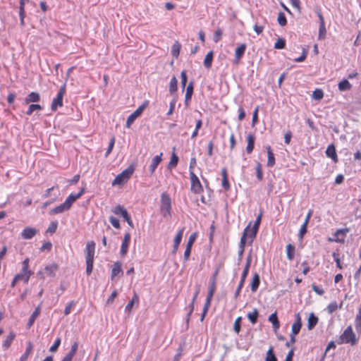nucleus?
Masks as SVG:
<instances>
[{
    "mask_svg": "<svg viewBox=\"0 0 361 361\" xmlns=\"http://www.w3.org/2000/svg\"><path fill=\"white\" fill-rule=\"evenodd\" d=\"M84 191L85 190L84 188H82L78 194L70 195L63 204L51 209L49 211V214L54 215L63 213V212L68 210L71 207L73 202L79 197H80V196L83 194Z\"/></svg>",
    "mask_w": 361,
    "mask_h": 361,
    "instance_id": "f257e3e1",
    "label": "nucleus"
},
{
    "mask_svg": "<svg viewBox=\"0 0 361 361\" xmlns=\"http://www.w3.org/2000/svg\"><path fill=\"white\" fill-rule=\"evenodd\" d=\"M340 341L338 343H350L352 345H355L357 343V338L353 331L352 326H348L343 333L339 337Z\"/></svg>",
    "mask_w": 361,
    "mask_h": 361,
    "instance_id": "f03ea898",
    "label": "nucleus"
},
{
    "mask_svg": "<svg viewBox=\"0 0 361 361\" xmlns=\"http://www.w3.org/2000/svg\"><path fill=\"white\" fill-rule=\"evenodd\" d=\"M134 169L133 166H128L126 169L117 175L112 182V185H120L126 183L133 175Z\"/></svg>",
    "mask_w": 361,
    "mask_h": 361,
    "instance_id": "7ed1b4c3",
    "label": "nucleus"
},
{
    "mask_svg": "<svg viewBox=\"0 0 361 361\" xmlns=\"http://www.w3.org/2000/svg\"><path fill=\"white\" fill-rule=\"evenodd\" d=\"M171 198L165 192L161 195V212L164 217L167 218L171 216Z\"/></svg>",
    "mask_w": 361,
    "mask_h": 361,
    "instance_id": "20e7f679",
    "label": "nucleus"
},
{
    "mask_svg": "<svg viewBox=\"0 0 361 361\" xmlns=\"http://www.w3.org/2000/svg\"><path fill=\"white\" fill-rule=\"evenodd\" d=\"M147 105L148 102H145L128 117L126 125L128 128H130L135 120L142 114Z\"/></svg>",
    "mask_w": 361,
    "mask_h": 361,
    "instance_id": "39448f33",
    "label": "nucleus"
},
{
    "mask_svg": "<svg viewBox=\"0 0 361 361\" xmlns=\"http://www.w3.org/2000/svg\"><path fill=\"white\" fill-rule=\"evenodd\" d=\"M66 80H67V79H66ZM66 81H65L64 84L61 87L56 97L53 99L51 106L52 111H56L58 106L63 105V97L66 92Z\"/></svg>",
    "mask_w": 361,
    "mask_h": 361,
    "instance_id": "423d86ee",
    "label": "nucleus"
},
{
    "mask_svg": "<svg viewBox=\"0 0 361 361\" xmlns=\"http://www.w3.org/2000/svg\"><path fill=\"white\" fill-rule=\"evenodd\" d=\"M58 269V265L56 264H51L45 267L44 272L39 271L37 273V275L40 276L41 279H44V274L47 276L54 277L55 276V273Z\"/></svg>",
    "mask_w": 361,
    "mask_h": 361,
    "instance_id": "0eeeda50",
    "label": "nucleus"
},
{
    "mask_svg": "<svg viewBox=\"0 0 361 361\" xmlns=\"http://www.w3.org/2000/svg\"><path fill=\"white\" fill-rule=\"evenodd\" d=\"M349 232V228H343L337 230L334 233V238H329V241L330 242H337V243H343L345 240V237L347 233Z\"/></svg>",
    "mask_w": 361,
    "mask_h": 361,
    "instance_id": "6e6552de",
    "label": "nucleus"
},
{
    "mask_svg": "<svg viewBox=\"0 0 361 361\" xmlns=\"http://www.w3.org/2000/svg\"><path fill=\"white\" fill-rule=\"evenodd\" d=\"M95 243L93 241L87 243L85 247V259L88 262L94 261Z\"/></svg>",
    "mask_w": 361,
    "mask_h": 361,
    "instance_id": "1a4fd4ad",
    "label": "nucleus"
},
{
    "mask_svg": "<svg viewBox=\"0 0 361 361\" xmlns=\"http://www.w3.org/2000/svg\"><path fill=\"white\" fill-rule=\"evenodd\" d=\"M191 190L195 193H199L202 190V185L196 175L190 172Z\"/></svg>",
    "mask_w": 361,
    "mask_h": 361,
    "instance_id": "9d476101",
    "label": "nucleus"
},
{
    "mask_svg": "<svg viewBox=\"0 0 361 361\" xmlns=\"http://www.w3.org/2000/svg\"><path fill=\"white\" fill-rule=\"evenodd\" d=\"M130 240V234L129 233H125L120 251L121 256H125L127 254Z\"/></svg>",
    "mask_w": 361,
    "mask_h": 361,
    "instance_id": "9b49d317",
    "label": "nucleus"
},
{
    "mask_svg": "<svg viewBox=\"0 0 361 361\" xmlns=\"http://www.w3.org/2000/svg\"><path fill=\"white\" fill-rule=\"evenodd\" d=\"M250 225H251V223H250L249 225L245 228V229L244 230L243 233H247V234L245 235V243L247 241H249L250 243H252V241H253V239L255 238L258 231H255V232L253 233L254 232V227H252L250 228Z\"/></svg>",
    "mask_w": 361,
    "mask_h": 361,
    "instance_id": "f8f14e48",
    "label": "nucleus"
},
{
    "mask_svg": "<svg viewBox=\"0 0 361 361\" xmlns=\"http://www.w3.org/2000/svg\"><path fill=\"white\" fill-rule=\"evenodd\" d=\"M246 49V45L245 44H240L235 50V59L234 62L238 64L243 56L245 51Z\"/></svg>",
    "mask_w": 361,
    "mask_h": 361,
    "instance_id": "ddd939ff",
    "label": "nucleus"
},
{
    "mask_svg": "<svg viewBox=\"0 0 361 361\" xmlns=\"http://www.w3.org/2000/svg\"><path fill=\"white\" fill-rule=\"evenodd\" d=\"M295 321L292 325V332L291 334L297 335L301 329L302 322L300 313H297L295 316Z\"/></svg>",
    "mask_w": 361,
    "mask_h": 361,
    "instance_id": "4468645a",
    "label": "nucleus"
},
{
    "mask_svg": "<svg viewBox=\"0 0 361 361\" xmlns=\"http://www.w3.org/2000/svg\"><path fill=\"white\" fill-rule=\"evenodd\" d=\"M37 233V230L35 228L27 227L21 233V236L23 239H31Z\"/></svg>",
    "mask_w": 361,
    "mask_h": 361,
    "instance_id": "2eb2a0df",
    "label": "nucleus"
},
{
    "mask_svg": "<svg viewBox=\"0 0 361 361\" xmlns=\"http://www.w3.org/2000/svg\"><path fill=\"white\" fill-rule=\"evenodd\" d=\"M121 266L122 264L120 262H116L113 264L111 274V280H114L115 277L118 276L119 274H123Z\"/></svg>",
    "mask_w": 361,
    "mask_h": 361,
    "instance_id": "dca6fc26",
    "label": "nucleus"
},
{
    "mask_svg": "<svg viewBox=\"0 0 361 361\" xmlns=\"http://www.w3.org/2000/svg\"><path fill=\"white\" fill-rule=\"evenodd\" d=\"M326 154L328 157L332 159L335 163L338 162V157L336 152V148L334 145H330L328 146L326 150Z\"/></svg>",
    "mask_w": 361,
    "mask_h": 361,
    "instance_id": "f3484780",
    "label": "nucleus"
},
{
    "mask_svg": "<svg viewBox=\"0 0 361 361\" xmlns=\"http://www.w3.org/2000/svg\"><path fill=\"white\" fill-rule=\"evenodd\" d=\"M183 231H184V228L180 229L179 231L178 232L176 236L175 237L174 243H173V250H172V253L173 254H176V252L178 250V246H179V245L180 243V241H181V239H182V237H183Z\"/></svg>",
    "mask_w": 361,
    "mask_h": 361,
    "instance_id": "a211bd4d",
    "label": "nucleus"
},
{
    "mask_svg": "<svg viewBox=\"0 0 361 361\" xmlns=\"http://www.w3.org/2000/svg\"><path fill=\"white\" fill-rule=\"evenodd\" d=\"M161 156L162 153H160V154L155 156L152 159L151 164L149 165V171L151 174H152L154 172L156 168L161 161Z\"/></svg>",
    "mask_w": 361,
    "mask_h": 361,
    "instance_id": "6ab92c4d",
    "label": "nucleus"
},
{
    "mask_svg": "<svg viewBox=\"0 0 361 361\" xmlns=\"http://www.w3.org/2000/svg\"><path fill=\"white\" fill-rule=\"evenodd\" d=\"M32 272L31 271H22L21 273L16 275V280H23L25 283H27Z\"/></svg>",
    "mask_w": 361,
    "mask_h": 361,
    "instance_id": "aec40b11",
    "label": "nucleus"
},
{
    "mask_svg": "<svg viewBox=\"0 0 361 361\" xmlns=\"http://www.w3.org/2000/svg\"><path fill=\"white\" fill-rule=\"evenodd\" d=\"M318 317L314 313H310L307 319V328L309 330L312 329L318 322Z\"/></svg>",
    "mask_w": 361,
    "mask_h": 361,
    "instance_id": "412c9836",
    "label": "nucleus"
},
{
    "mask_svg": "<svg viewBox=\"0 0 361 361\" xmlns=\"http://www.w3.org/2000/svg\"><path fill=\"white\" fill-rule=\"evenodd\" d=\"M247 145L246 147V152H247V153L250 154L252 152V150L254 149L255 136L252 134H249L247 136Z\"/></svg>",
    "mask_w": 361,
    "mask_h": 361,
    "instance_id": "4be33fe9",
    "label": "nucleus"
},
{
    "mask_svg": "<svg viewBox=\"0 0 361 361\" xmlns=\"http://www.w3.org/2000/svg\"><path fill=\"white\" fill-rule=\"evenodd\" d=\"M338 87L340 91H347L351 89L352 85L348 80H343L338 83Z\"/></svg>",
    "mask_w": 361,
    "mask_h": 361,
    "instance_id": "5701e85b",
    "label": "nucleus"
},
{
    "mask_svg": "<svg viewBox=\"0 0 361 361\" xmlns=\"http://www.w3.org/2000/svg\"><path fill=\"white\" fill-rule=\"evenodd\" d=\"M40 314V306L39 305L35 311L32 312V315L30 316L28 323H27V327L30 328L35 321V319L38 317V316Z\"/></svg>",
    "mask_w": 361,
    "mask_h": 361,
    "instance_id": "b1692460",
    "label": "nucleus"
},
{
    "mask_svg": "<svg viewBox=\"0 0 361 361\" xmlns=\"http://www.w3.org/2000/svg\"><path fill=\"white\" fill-rule=\"evenodd\" d=\"M39 100V94L37 92H31L27 95V97L25 99V104H29L30 102H36Z\"/></svg>",
    "mask_w": 361,
    "mask_h": 361,
    "instance_id": "393cba45",
    "label": "nucleus"
},
{
    "mask_svg": "<svg viewBox=\"0 0 361 361\" xmlns=\"http://www.w3.org/2000/svg\"><path fill=\"white\" fill-rule=\"evenodd\" d=\"M112 212L116 215L122 216L123 218L127 217V214H128L127 210L121 205H117L115 207Z\"/></svg>",
    "mask_w": 361,
    "mask_h": 361,
    "instance_id": "a878e982",
    "label": "nucleus"
},
{
    "mask_svg": "<svg viewBox=\"0 0 361 361\" xmlns=\"http://www.w3.org/2000/svg\"><path fill=\"white\" fill-rule=\"evenodd\" d=\"M267 152L268 155L267 166L271 167L275 164V158L269 146L267 147Z\"/></svg>",
    "mask_w": 361,
    "mask_h": 361,
    "instance_id": "bb28decb",
    "label": "nucleus"
},
{
    "mask_svg": "<svg viewBox=\"0 0 361 361\" xmlns=\"http://www.w3.org/2000/svg\"><path fill=\"white\" fill-rule=\"evenodd\" d=\"M32 351V343L29 342L27 343V348L25 351V353H23V355L21 356L20 359V361H26L28 358V357L30 356V355L31 354Z\"/></svg>",
    "mask_w": 361,
    "mask_h": 361,
    "instance_id": "cd10ccee",
    "label": "nucleus"
},
{
    "mask_svg": "<svg viewBox=\"0 0 361 361\" xmlns=\"http://www.w3.org/2000/svg\"><path fill=\"white\" fill-rule=\"evenodd\" d=\"M259 285V276L257 274H255L251 283V290L255 292Z\"/></svg>",
    "mask_w": 361,
    "mask_h": 361,
    "instance_id": "c85d7f7f",
    "label": "nucleus"
},
{
    "mask_svg": "<svg viewBox=\"0 0 361 361\" xmlns=\"http://www.w3.org/2000/svg\"><path fill=\"white\" fill-rule=\"evenodd\" d=\"M269 321L272 323L273 326L275 330L278 329L279 328L280 324L277 318L276 313L274 312L269 315Z\"/></svg>",
    "mask_w": 361,
    "mask_h": 361,
    "instance_id": "c756f323",
    "label": "nucleus"
},
{
    "mask_svg": "<svg viewBox=\"0 0 361 361\" xmlns=\"http://www.w3.org/2000/svg\"><path fill=\"white\" fill-rule=\"evenodd\" d=\"M15 336H16V335L13 332H11L8 335L6 339L3 343V347L4 348V349H8L10 347V345H11L12 341H13Z\"/></svg>",
    "mask_w": 361,
    "mask_h": 361,
    "instance_id": "7c9ffc66",
    "label": "nucleus"
},
{
    "mask_svg": "<svg viewBox=\"0 0 361 361\" xmlns=\"http://www.w3.org/2000/svg\"><path fill=\"white\" fill-rule=\"evenodd\" d=\"M218 274V270H216L214 274V276H213V278L210 282V287H209V293L208 294L209 295H213L214 292H215V288H216V277Z\"/></svg>",
    "mask_w": 361,
    "mask_h": 361,
    "instance_id": "2f4dec72",
    "label": "nucleus"
},
{
    "mask_svg": "<svg viewBox=\"0 0 361 361\" xmlns=\"http://www.w3.org/2000/svg\"><path fill=\"white\" fill-rule=\"evenodd\" d=\"M178 89V80L175 76H173L169 83V92L171 94L174 93Z\"/></svg>",
    "mask_w": 361,
    "mask_h": 361,
    "instance_id": "473e14b6",
    "label": "nucleus"
},
{
    "mask_svg": "<svg viewBox=\"0 0 361 361\" xmlns=\"http://www.w3.org/2000/svg\"><path fill=\"white\" fill-rule=\"evenodd\" d=\"M213 59V51H209L206 55L204 60V65L207 68H209L212 66Z\"/></svg>",
    "mask_w": 361,
    "mask_h": 361,
    "instance_id": "72a5a7b5",
    "label": "nucleus"
},
{
    "mask_svg": "<svg viewBox=\"0 0 361 361\" xmlns=\"http://www.w3.org/2000/svg\"><path fill=\"white\" fill-rule=\"evenodd\" d=\"M286 255L287 258L289 260H292L293 259L295 255V247L293 245L288 244L286 245Z\"/></svg>",
    "mask_w": 361,
    "mask_h": 361,
    "instance_id": "f704fd0d",
    "label": "nucleus"
},
{
    "mask_svg": "<svg viewBox=\"0 0 361 361\" xmlns=\"http://www.w3.org/2000/svg\"><path fill=\"white\" fill-rule=\"evenodd\" d=\"M138 302H139L138 296L136 294H135L134 296L133 297L131 301H130L126 306L125 310L126 312H130L133 305L135 303H138Z\"/></svg>",
    "mask_w": 361,
    "mask_h": 361,
    "instance_id": "c9c22d12",
    "label": "nucleus"
},
{
    "mask_svg": "<svg viewBox=\"0 0 361 361\" xmlns=\"http://www.w3.org/2000/svg\"><path fill=\"white\" fill-rule=\"evenodd\" d=\"M192 92H193V85H192V82H190L186 88V93H185V102L186 104L188 103V101L190 100Z\"/></svg>",
    "mask_w": 361,
    "mask_h": 361,
    "instance_id": "e433bc0d",
    "label": "nucleus"
},
{
    "mask_svg": "<svg viewBox=\"0 0 361 361\" xmlns=\"http://www.w3.org/2000/svg\"><path fill=\"white\" fill-rule=\"evenodd\" d=\"M248 319L252 322V324H255L257 321L258 317V311L257 309H254V310L247 314Z\"/></svg>",
    "mask_w": 361,
    "mask_h": 361,
    "instance_id": "4c0bfd02",
    "label": "nucleus"
},
{
    "mask_svg": "<svg viewBox=\"0 0 361 361\" xmlns=\"http://www.w3.org/2000/svg\"><path fill=\"white\" fill-rule=\"evenodd\" d=\"M343 302H341L340 305L338 306L336 302H333L328 305L327 311L329 314H331L334 312H335L338 308H341Z\"/></svg>",
    "mask_w": 361,
    "mask_h": 361,
    "instance_id": "58836bf2",
    "label": "nucleus"
},
{
    "mask_svg": "<svg viewBox=\"0 0 361 361\" xmlns=\"http://www.w3.org/2000/svg\"><path fill=\"white\" fill-rule=\"evenodd\" d=\"M180 44L178 42H176L173 44L172 48H171L172 55L174 57L178 58L179 53H180Z\"/></svg>",
    "mask_w": 361,
    "mask_h": 361,
    "instance_id": "ea45409f",
    "label": "nucleus"
},
{
    "mask_svg": "<svg viewBox=\"0 0 361 361\" xmlns=\"http://www.w3.org/2000/svg\"><path fill=\"white\" fill-rule=\"evenodd\" d=\"M265 361H277V359L273 353V347H270L267 352Z\"/></svg>",
    "mask_w": 361,
    "mask_h": 361,
    "instance_id": "a19ab883",
    "label": "nucleus"
},
{
    "mask_svg": "<svg viewBox=\"0 0 361 361\" xmlns=\"http://www.w3.org/2000/svg\"><path fill=\"white\" fill-rule=\"evenodd\" d=\"M326 30L325 24L319 25V35H318L319 39H324L326 37Z\"/></svg>",
    "mask_w": 361,
    "mask_h": 361,
    "instance_id": "79ce46f5",
    "label": "nucleus"
},
{
    "mask_svg": "<svg viewBox=\"0 0 361 361\" xmlns=\"http://www.w3.org/2000/svg\"><path fill=\"white\" fill-rule=\"evenodd\" d=\"M324 97V92L320 89L315 90L312 93V98L316 100H320Z\"/></svg>",
    "mask_w": 361,
    "mask_h": 361,
    "instance_id": "37998d69",
    "label": "nucleus"
},
{
    "mask_svg": "<svg viewBox=\"0 0 361 361\" xmlns=\"http://www.w3.org/2000/svg\"><path fill=\"white\" fill-rule=\"evenodd\" d=\"M178 161V157L175 153H173L171 157V160L169 163V168H174L176 166Z\"/></svg>",
    "mask_w": 361,
    "mask_h": 361,
    "instance_id": "c03bdc74",
    "label": "nucleus"
},
{
    "mask_svg": "<svg viewBox=\"0 0 361 361\" xmlns=\"http://www.w3.org/2000/svg\"><path fill=\"white\" fill-rule=\"evenodd\" d=\"M247 233H243L240 243V250H239V256L241 257L243 255V253L244 252V248L245 245V235Z\"/></svg>",
    "mask_w": 361,
    "mask_h": 361,
    "instance_id": "a18cd8bd",
    "label": "nucleus"
},
{
    "mask_svg": "<svg viewBox=\"0 0 361 361\" xmlns=\"http://www.w3.org/2000/svg\"><path fill=\"white\" fill-rule=\"evenodd\" d=\"M242 320L241 317H238L235 319L234 325H233V329L236 334H238L240 331V322Z\"/></svg>",
    "mask_w": 361,
    "mask_h": 361,
    "instance_id": "49530a36",
    "label": "nucleus"
},
{
    "mask_svg": "<svg viewBox=\"0 0 361 361\" xmlns=\"http://www.w3.org/2000/svg\"><path fill=\"white\" fill-rule=\"evenodd\" d=\"M278 23L281 26H284L286 25V18L283 13L281 12L279 13L278 18H277Z\"/></svg>",
    "mask_w": 361,
    "mask_h": 361,
    "instance_id": "de8ad7c7",
    "label": "nucleus"
},
{
    "mask_svg": "<svg viewBox=\"0 0 361 361\" xmlns=\"http://www.w3.org/2000/svg\"><path fill=\"white\" fill-rule=\"evenodd\" d=\"M222 35L223 30L220 28L216 29V31L214 32L213 37L214 42H218L221 39Z\"/></svg>",
    "mask_w": 361,
    "mask_h": 361,
    "instance_id": "09e8293b",
    "label": "nucleus"
},
{
    "mask_svg": "<svg viewBox=\"0 0 361 361\" xmlns=\"http://www.w3.org/2000/svg\"><path fill=\"white\" fill-rule=\"evenodd\" d=\"M42 106L39 104H31L29 106L27 111H26V114L27 115H31L34 111L36 110H41Z\"/></svg>",
    "mask_w": 361,
    "mask_h": 361,
    "instance_id": "8fccbe9b",
    "label": "nucleus"
},
{
    "mask_svg": "<svg viewBox=\"0 0 361 361\" xmlns=\"http://www.w3.org/2000/svg\"><path fill=\"white\" fill-rule=\"evenodd\" d=\"M286 46V41L282 38H279L274 44V48L277 49H283Z\"/></svg>",
    "mask_w": 361,
    "mask_h": 361,
    "instance_id": "3c124183",
    "label": "nucleus"
},
{
    "mask_svg": "<svg viewBox=\"0 0 361 361\" xmlns=\"http://www.w3.org/2000/svg\"><path fill=\"white\" fill-rule=\"evenodd\" d=\"M247 274H245V275H243V273L242 274L241 280H240V283H239V285H238V288H237V290H236V291H235V297H237V296L239 295V293H240V290H241V288H242V287H243V283H244V282H245V279H246V277H247Z\"/></svg>",
    "mask_w": 361,
    "mask_h": 361,
    "instance_id": "603ef678",
    "label": "nucleus"
},
{
    "mask_svg": "<svg viewBox=\"0 0 361 361\" xmlns=\"http://www.w3.org/2000/svg\"><path fill=\"white\" fill-rule=\"evenodd\" d=\"M258 111H259V106H256L252 115V126L254 127L255 124L257 123L258 121Z\"/></svg>",
    "mask_w": 361,
    "mask_h": 361,
    "instance_id": "864d4df0",
    "label": "nucleus"
},
{
    "mask_svg": "<svg viewBox=\"0 0 361 361\" xmlns=\"http://www.w3.org/2000/svg\"><path fill=\"white\" fill-rule=\"evenodd\" d=\"M202 120H198L197 122H196V125H195V130L193 131L192 134V138H195L197 134H198V130L199 129L202 127Z\"/></svg>",
    "mask_w": 361,
    "mask_h": 361,
    "instance_id": "5fc2aeb1",
    "label": "nucleus"
},
{
    "mask_svg": "<svg viewBox=\"0 0 361 361\" xmlns=\"http://www.w3.org/2000/svg\"><path fill=\"white\" fill-rule=\"evenodd\" d=\"M199 292H200V289L198 288V289L195 291V294H194V295H193V298H192V302H191V305H190V312H189V313H188V317L190 316V314H192V311H193V309H194V302H195V300H196V298H197V295H198V294H199ZM188 319H189V318L188 319Z\"/></svg>",
    "mask_w": 361,
    "mask_h": 361,
    "instance_id": "6e6d98bb",
    "label": "nucleus"
},
{
    "mask_svg": "<svg viewBox=\"0 0 361 361\" xmlns=\"http://www.w3.org/2000/svg\"><path fill=\"white\" fill-rule=\"evenodd\" d=\"M60 343H61V338H56L54 343L50 347L49 351L51 353L56 352L59 346L60 345Z\"/></svg>",
    "mask_w": 361,
    "mask_h": 361,
    "instance_id": "4d7b16f0",
    "label": "nucleus"
},
{
    "mask_svg": "<svg viewBox=\"0 0 361 361\" xmlns=\"http://www.w3.org/2000/svg\"><path fill=\"white\" fill-rule=\"evenodd\" d=\"M212 297L213 295L208 294L203 308V310H204V312H207L211 304Z\"/></svg>",
    "mask_w": 361,
    "mask_h": 361,
    "instance_id": "13d9d810",
    "label": "nucleus"
},
{
    "mask_svg": "<svg viewBox=\"0 0 361 361\" xmlns=\"http://www.w3.org/2000/svg\"><path fill=\"white\" fill-rule=\"evenodd\" d=\"M109 221L114 228H120L119 221L116 218H115L114 216H110Z\"/></svg>",
    "mask_w": 361,
    "mask_h": 361,
    "instance_id": "bf43d9fd",
    "label": "nucleus"
},
{
    "mask_svg": "<svg viewBox=\"0 0 361 361\" xmlns=\"http://www.w3.org/2000/svg\"><path fill=\"white\" fill-rule=\"evenodd\" d=\"M115 143V137H112L109 145V147L107 149V151L106 152V157H107L112 151L113 147L114 146Z\"/></svg>",
    "mask_w": 361,
    "mask_h": 361,
    "instance_id": "052dcab7",
    "label": "nucleus"
},
{
    "mask_svg": "<svg viewBox=\"0 0 361 361\" xmlns=\"http://www.w3.org/2000/svg\"><path fill=\"white\" fill-rule=\"evenodd\" d=\"M261 219H262V214H259V216L257 217L255 221V224L254 225L252 226V227H254V232H255V231H258L259 229V224H260V222H261Z\"/></svg>",
    "mask_w": 361,
    "mask_h": 361,
    "instance_id": "680f3d73",
    "label": "nucleus"
},
{
    "mask_svg": "<svg viewBox=\"0 0 361 361\" xmlns=\"http://www.w3.org/2000/svg\"><path fill=\"white\" fill-rule=\"evenodd\" d=\"M75 305L74 301H71L66 307L64 310L65 315H68L71 313L72 307Z\"/></svg>",
    "mask_w": 361,
    "mask_h": 361,
    "instance_id": "e2e57ef3",
    "label": "nucleus"
},
{
    "mask_svg": "<svg viewBox=\"0 0 361 361\" xmlns=\"http://www.w3.org/2000/svg\"><path fill=\"white\" fill-rule=\"evenodd\" d=\"M180 77H181V85H182L183 88H184L185 87L186 82H187V75H186L185 71H183L181 72Z\"/></svg>",
    "mask_w": 361,
    "mask_h": 361,
    "instance_id": "0e129e2a",
    "label": "nucleus"
},
{
    "mask_svg": "<svg viewBox=\"0 0 361 361\" xmlns=\"http://www.w3.org/2000/svg\"><path fill=\"white\" fill-rule=\"evenodd\" d=\"M196 237H197V234L195 233L190 235V236L188 239V243H187V246H189V247L192 248V244L194 243V242L196 239Z\"/></svg>",
    "mask_w": 361,
    "mask_h": 361,
    "instance_id": "69168bd1",
    "label": "nucleus"
},
{
    "mask_svg": "<svg viewBox=\"0 0 361 361\" xmlns=\"http://www.w3.org/2000/svg\"><path fill=\"white\" fill-rule=\"evenodd\" d=\"M118 293H117V291L116 290H114L111 293V295H110V297L107 299L106 300V304L107 305H110V304H112L115 298L117 296Z\"/></svg>",
    "mask_w": 361,
    "mask_h": 361,
    "instance_id": "338daca9",
    "label": "nucleus"
},
{
    "mask_svg": "<svg viewBox=\"0 0 361 361\" xmlns=\"http://www.w3.org/2000/svg\"><path fill=\"white\" fill-rule=\"evenodd\" d=\"M307 225L305 224H303L300 229L299 231V238L302 239L303 238L304 234L307 232Z\"/></svg>",
    "mask_w": 361,
    "mask_h": 361,
    "instance_id": "774afa93",
    "label": "nucleus"
}]
</instances>
